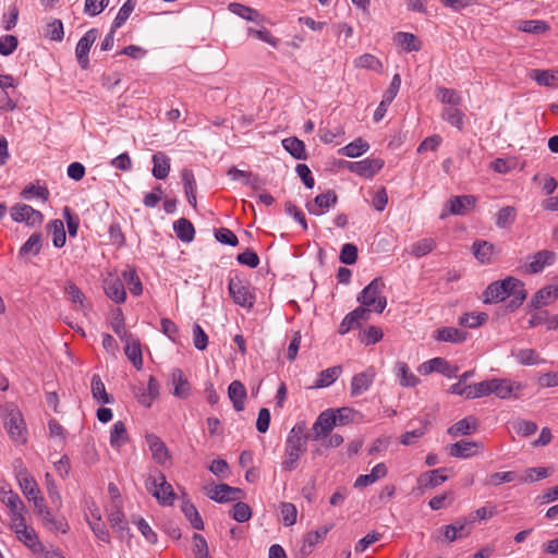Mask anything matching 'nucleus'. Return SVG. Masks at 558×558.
I'll use <instances>...</instances> for the list:
<instances>
[{"label":"nucleus","mask_w":558,"mask_h":558,"mask_svg":"<svg viewBox=\"0 0 558 558\" xmlns=\"http://www.w3.org/2000/svg\"><path fill=\"white\" fill-rule=\"evenodd\" d=\"M509 296L513 298L511 301L513 307L521 305L526 298L523 282L511 276L492 282L483 292V301L487 304L501 302Z\"/></svg>","instance_id":"f257e3e1"},{"label":"nucleus","mask_w":558,"mask_h":558,"mask_svg":"<svg viewBox=\"0 0 558 558\" xmlns=\"http://www.w3.org/2000/svg\"><path fill=\"white\" fill-rule=\"evenodd\" d=\"M307 436L304 434L303 426H294L284 444V453L281 468L286 472L294 471L301 457L306 452L307 449Z\"/></svg>","instance_id":"f03ea898"},{"label":"nucleus","mask_w":558,"mask_h":558,"mask_svg":"<svg viewBox=\"0 0 558 558\" xmlns=\"http://www.w3.org/2000/svg\"><path fill=\"white\" fill-rule=\"evenodd\" d=\"M1 416L11 440L17 445L26 444L27 427L20 409L12 403H8L1 408Z\"/></svg>","instance_id":"7ed1b4c3"},{"label":"nucleus","mask_w":558,"mask_h":558,"mask_svg":"<svg viewBox=\"0 0 558 558\" xmlns=\"http://www.w3.org/2000/svg\"><path fill=\"white\" fill-rule=\"evenodd\" d=\"M385 284L381 279L375 278L360 293L357 301L377 313H383L387 306V299L383 294Z\"/></svg>","instance_id":"20e7f679"},{"label":"nucleus","mask_w":558,"mask_h":558,"mask_svg":"<svg viewBox=\"0 0 558 558\" xmlns=\"http://www.w3.org/2000/svg\"><path fill=\"white\" fill-rule=\"evenodd\" d=\"M145 486L160 505L171 506L174 502L175 494L173 488L161 472L150 474L146 480Z\"/></svg>","instance_id":"39448f33"},{"label":"nucleus","mask_w":558,"mask_h":558,"mask_svg":"<svg viewBox=\"0 0 558 558\" xmlns=\"http://www.w3.org/2000/svg\"><path fill=\"white\" fill-rule=\"evenodd\" d=\"M228 290L233 302L242 307L252 308L255 303V295L251 292L250 286L241 278H230Z\"/></svg>","instance_id":"423d86ee"},{"label":"nucleus","mask_w":558,"mask_h":558,"mask_svg":"<svg viewBox=\"0 0 558 558\" xmlns=\"http://www.w3.org/2000/svg\"><path fill=\"white\" fill-rule=\"evenodd\" d=\"M11 527L14 530L17 538L23 542L27 547L34 551H41L44 554L45 548L38 539V536L33 527L26 524L25 518L13 519Z\"/></svg>","instance_id":"0eeeda50"},{"label":"nucleus","mask_w":558,"mask_h":558,"mask_svg":"<svg viewBox=\"0 0 558 558\" xmlns=\"http://www.w3.org/2000/svg\"><path fill=\"white\" fill-rule=\"evenodd\" d=\"M10 215L13 221L25 223L28 227H38L44 221V215L39 210L24 203L13 205Z\"/></svg>","instance_id":"6e6552de"},{"label":"nucleus","mask_w":558,"mask_h":558,"mask_svg":"<svg viewBox=\"0 0 558 558\" xmlns=\"http://www.w3.org/2000/svg\"><path fill=\"white\" fill-rule=\"evenodd\" d=\"M477 198L474 195L452 196L446 203V210L440 214V219L448 215L464 216L469 214L476 205Z\"/></svg>","instance_id":"1a4fd4ad"},{"label":"nucleus","mask_w":558,"mask_h":558,"mask_svg":"<svg viewBox=\"0 0 558 558\" xmlns=\"http://www.w3.org/2000/svg\"><path fill=\"white\" fill-rule=\"evenodd\" d=\"M337 425V417L333 410L322 412L313 424L314 440H323L331 433Z\"/></svg>","instance_id":"9d476101"},{"label":"nucleus","mask_w":558,"mask_h":558,"mask_svg":"<svg viewBox=\"0 0 558 558\" xmlns=\"http://www.w3.org/2000/svg\"><path fill=\"white\" fill-rule=\"evenodd\" d=\"M98 36V31L96 28H92L87 31L83 37L78 40L75 48V56L77 62L80 63L82 69H87L89 64L88 53L92 45L95 43Z\"/></svg>","instance_id":"9b49d317"},{"label":"nucleus","mask_w":558,"mask_h":558,"mask_svg":"<svg viewBox=\"0 0 558 558\" xmlns=\"http://www.w3.org/2000/svg\"><path fill=\"white\" fill-rule=\"evenodd\" d=\"M522 389V384L517 381L500 378L492 379V393L500 399L518 398Z\"/></svg>","instance_id":"f8f14e48"},{"label":"nucleus","mask_w":558,"mask_h":558,"mask_svg":"<svg viewBox=\"0 0 558 558\" xmlns=\"http://www.w3.org/2000/svg\"><path fill=\"white\" fill-rule=\"evenodd\" d=\"M384 167V160L380 158H366L355 162H349L348 168L351 172L361 177L372 178Z\"/></svg>","instance_id":"ddd939ff"},{"label":"nucleus","mask_w":558,"mask_h":558,"mask_svg":"<svg viewBox=\"0 0 558 558\" xmlns=\"http://www.w3.org/2000/svg\"><path fill=\"white\" fill-rule=\"evenodd\" d=\"M376 377V372L373 367L364 372L355 374L351 379L350 392L352 397L361 396L366 392L373 385Z\"/></svg>","instance_id":"4468645a"},{"label":"nucleus","mask_w":558,"mask_h":558,"mask_svg":"<svg viewBox=\"0 0 558 558\" xmlns=\"http://www.w3.org/2000/svg\"><path fill=\"white\" fill-rule=\"evenodd\" d=\"M556 260V253L549 250L538 251L530 257L525 264V271L529 274H538L543 271L546 266H550Z\"/></svg>","instance_id":"2eb2a0df"},{"label":"nucleus","mask_w":558,"mask_h":558,"mask_svg":"<svg viewBox=\"0 0 558 558\" xmlns=\"http://www.w3.org/2000/svg\"><path fill=\"white\" fill-rule=\"evenodd\" d=\"M337 195L333 191L317 195L313 202L306 204V209L310 214L322 216L328 211L337 203Z\"/></svg>","instance_id":"dca6fc26"},{"label":"nucleus","mask_w":558,"mask_h":558,"mask_svg":"<svg viewBox=\"0 0 558 558\" xmlns=\"http://www.w3.org/2000/svg\"><path fill=\"white\" fill-rule=\"evenodd\" d=\"M418 372L423 375L438 372L447 377H453L456 376L458 368L456 366H451L446 360L441 357H434L421 364Z\"/></svg>","instance_id":"f3484780"},{"label":"nucleus","mask_w":558,"mask_h":558,"mask_svg":"<svg viewBox=\"0 0 558 558\" xmlns=\"http://www.w3.org/2000/svg\"><path fill=\"white\" fill-rule=\"evenodd\" d=\"M207 495L217 502H228L241 499L243 492L240 488L231 487L227 484H219L213 486Z\"/></svg>","instance_id":"a211bd4d"},{"label":"nucleus","mask_w":558,"mask_h":558,"mask_svg":"<svg viewBox=\"0 0 558 558\" xmlns=\"http://www.w3.org/2000/svg\"><path fill=\"white\" fill-rule=\"evenodd\" d=\"M124 342V352L126 357L130 360V362L133 364V366L136 369H142L143 367V354H142V348L141 342L136 336H129Z\"/></svg>","instance_id":"6ab92c4d"},{"label":"nucleus","mask_w":558,"mask_h":558,"mask_svg":"<svg viewBox=\"0 0 558 558\" xmlns=\"http://www.w3.org/2000/svg\"><path fill=\"white\" fill-rule=\"evenodd\" d=\"M104 289L107 296L118 304L126 299L124 284L117 276H109L104 282Z\"/></svg>","instance_id":"aec40b11"},{"label":"nucleus","mask_w":558,"mask_h":558,"mask_svg":"<svg viewBox=\"0 0 558 558\" xmlns=\"http://www.w3.org/2000/svg\"><path fill=\"white\" fill-rule=\"evenodd\" d=\"M446 471L447 469L442 468L422 473L417 478L418 488L425 490L441 485L448 480Z\"/></svg>","instance_id":"412c9836"},{"label":"nucleus","mask_w":558,"mask_h":558,"mask_svg":"<svg viewBox=\"0 0 558 558\" xmlns=\"http://www.w3.org/2000/svg\"><path fill=\"white\" fill-rule=\"evenodd\" d=\"M108 521L119 538L131 537L129 522L120 508H117L108 514Z\"/></svg>","instance_id":"4be33fe9"},{"label":"nucleus","mask_w":558,"mask_h":558,"mask_svg":"<svg viewBox=\"0 0 558 558\" xmlns=\"http://www.w3.org/2000/svg\"><path fill=\"white\" fill-rule=\"evenodd\" d=\"M393 372L399 385L402 387L412 388L420 383L418 377L410 369L405 362L398 361L395 364Z\"/></svg>","instance_id":"5701e85b"},{"label":"nucleus","mask_w":558,"mask_h":558,"mask_svg":"<svg viewBox=\"0 0 558 558\" xmlns=\"http://www.w3.org/2000/svg\"><path fill=\"white\" fill-rule=\"evenodd\" d=\"M481 445L476 441L462 439L452 444L449 447V454L454 458H471L474 457L480 449Z\"/></svg>","instance_id":"b1692460"},{"label":"nucleus","mask_w":558,"mask_h":558,"mask_svg":"<svg viewBox=\"0 0 558 558\" xmlns=\"http://www.w3.org/2000/svg\"><path fill=\"white\" fill-rule=\"evenodd\" d=\"M16 478L22 493L27 499L35 498L39 495V488L34 477L27 472L26 469L22 468L16 473Z\"/></svg>","instance_id":"393cba45"},{"label":"nucleus","mask_w":558,"mask_h":558,"mask_svg":"<svg viewBox=\"0 0 558 558\" xmlns=\"http://www.w3.org/2000/svg\"><path fill=\"white\" fill-rule=\"evenodd\" d=\"M146 440L151 452L153 459L159 464L167 463L170 459V456L165 442L158 436L153 434L148 435L146 437Z\"/></svg>","instance_id":"a878e982"},{"label":"nucleus","mask_w":558,"mask_h":558,"mask_svg":"<svg viewBox=\"0 0 558 558\" xmlns=\"http://www.w3.org/2000/svg\"><path fill=\"white\" fill-rule=\"evenodd\" d=\"M170 378L173 385V396L180 399H186L191 393V385L182 369L174 368L171 372Z\"/></svg>","instance_id":"bb28decb"},{"label":"nucleus","mask_w":558,"mask_h":558,"mask_svg":"<svg viewBox=\"0 0 558 558\" xmlns=\"http://www.w3.org/2000/svg\"><path fill=\"white\" fill-rule=\"evenodd\" d=\"M1 500L10 509V520L11 521L13 519L24 517L23 511L25 509V506L16 493H14L12 490L4 492L1 497Z\"/></svg>","instance_id":"cd10ccee"},{"label":"nucleus","mask_w":558,"mask_h":558,"mask_svg":"<svg viewBox=\"0 0 558 558\" xmlns=\"http://www.w3.org/2000/svg\"><path fill=\"white\" fill-rule=\"evenodd\" d=\"M529 76L539 86L558 87V71L534 69L529 73Z\"/></svg>","instance_id":"c85d7f7f"},{"label":"nucleus","mask_w":558,"mask_h":558,"mask_svg":"<svg viewBox=\"0 0 558 558\" xmlns=\"http://www.w3.org/2000/svg\"><path fill=\"white\" fill-rule=\"evenodd\" d=\"M468 333L454 328V327H442L435 331L434 338L437 341L461 343L466 340Z\"/></svg>","instance_id":"c756f323"},{"label":"nucleus","mask_w":558,"mask_h":558,"mask_svg":"<svg viewBox=\"0 0 558 558\" xmlns=\"http://www.w3.org/2000/svg\"><path fill=\"white\" fill-rule=\"evenodd\" d=\"M228 396L235 411L244 410L246 389L240 380H233L228 387Z\"/></svg>","instance_id":"7c9ffc66"},{"label":"nucleus","mask_w":558,"mask_h":558,"mask_svg":"<svg viewBox=\"0 0 558 558\" xmlns=\"http://www.w3.org/2000/svg\"><path fill=\"white\" fill-rule=\"evenodd\" d=\"M477 429V418L474 416L464 417L448 428V434L452 437L469 435Z\"/></svg>","instance_id":"2f4dec72"},{"label":"nucleus","mask_w":558,"mask_h":558,"mask_svg":"<svg viewBox=\"0 0 558 558\" xmlns=\"http://www.w3.org/2000/svg\"><path fill=\"white\" fill-rule=\"evenodd\" d=\"M153 175L158 180H163L170 172V158L162 151L153 155Z\"/></svg>","instance_id":"473e14b6"},{"label":"nucleus","mask_w":558,"mask_h":558,"mask_svg":"<svg viewBox=\"0 0 558 558\" xmlns=\"http://www.w3.org/2000/svg\"><path fill=\"white\" fill-rule=\"evenodd\" d=\"M494 244L487 241H475L472 245V251L475 258L481 264H490L494 256Z\"/></svg>","instance_id":"72a5a7b5"},{"label":"nucleus","mask_w":558,"mask_h":558,"mask_svg":"<svg viewBox=\"0 0 558 558\" xmlns=\"http://www.w3.org/2000/svg\"><path fill=\"white\" fill-rule=\"evenodd\" d=\"M282 147L295 159L305 160L307 158L305 144L295 136L282 140Z\"/></svg>","instance_id":"f704fd0d"},{"label":"nucleus","mask_w":558,"mask_h":558,"mask_svg":"<svg viewBox=\"0 0 558 558\" xmlns=\"http://www.w3.org/2000/svg\"><path fill=\"white\" fill-rule=\"evenodd\" d=\"M181 179L184 185L185 195L191 206L196 207V181L194 173L190 169H183L181 171Z\"/></svg>","instance_id":"c9c22d12"},{"label":"nucleus","mask_w":558,"mask_h":558,"mask_svg":"<svg viewBox=\"0 0 558 558\" xmlns=\"http://www.w3.org/2000/svg\"><path fill=\"white\" fill-rule=\"evenodd\" d=\"M512 356H514L519 364L524 366L538 365L546 362L534 349H519L512 351Z\"/></svg>","instance_id":"e433bc0d"},{"label":"nucleus","mask_w":558,"mask_h":558,"mask_svg":"<svg viewBox=\"0 0 558 558\" xmlns=\"http://www.w3.org/2000/svg\"><path fill=\"white\" fill-rule=\"evenodd\" d=\"M129 441V435L125 424L122 421H117L110 430V445L114 449H120Z\"/></svg>","instance_id":"4c0bfd02"},{"label":"nucleus","mask_w":558,"mask_h":558,"mask_svg":"<svg viewBox=\"0 0 558 558\" xmlns=\"http://www.w3.org/2000/svg\"><path fill=\"white\" fill-rule=\"evenodd\" d=\"M369 149V145L366 141L359 137L348 145L343 146L338 150V153L342 156L349 158H356L365 154Z\"/></svg>","instance_id":"58836bf2"},{"label":"nucleus","mask_w":558,"mask_h":558,"mask_svg":"<svg viewBox=\"0 0 558 558\" xmlns=\"http://www.w3.org/2000/svg\"><path fill=\"white\" fill-rule=\"evenodd\" d=\"M342 366L337 365L322 371L315 381V388H326L332 385L341 375Z\"/></svg>","instance_id":"ea45409f"},{"label":"nucleus","mask_w":558,"mask_h":558,"mask_svg":"<svg viewBox=\"0 0 558 558\" xmlns=\"http://www.w3.org/2000/svg\"><path fill=\"white\" fill-rule=\"evenodd\" d=\"M517 28L523 33L543 34L548 32L550 26L542 20H523L518 22Z\"/></svg>","instance_id":"a19ab883"},{"label":"nucleus","mask_w":558,"mask_h":558,"mask_svg":"<svg viewBox=\"0 0 558 558\" xmlns=\"http://www.w3.org/2000/svg\"><path fill=\"white\" fill-rule=\"evenodd\" d=\"M558 298V286H549L541 289L534 295L532 302L535 307L549 304Z\"/></svg>","instance_id":"79ce46f5"},{"label":"nucleus","mask_w":558,"mask_h":558,"mask_svg":"<svg viewBox=\"0 0 558 558\" xmlns=\"http://www.w3.org/2000/svg\"><path fill=\"white\" fill-rule=\"evenodd\" d=\"M517 219V208L514 206H505L496 214V226L500 229L510 228Z\"/></svg>","instance_id":"37998d69"},{"label":"nucleus","mask_w":558,"mask_h":558,"mask_svg":"<svg viewBox=\"0 0 558 558\" xmlns=\"http://www.w3.org/2000/svg\"><path fill=\"white\" fill-rule=\"evenodd\" d=\"M43 521V524L50 531L66 533L69 531L68 522L62 519H56L49 509L45 510L44 513L39 514Z\"/></svg>","instance_id":"c03bdc74"},{"label":"nucleus","mask_w":558,"mask_h":558,"mask_svg":"<svg viewBox=\"0 0 558 558\" xmlns=\"http://www.w3.org/2000/svg\"><path fill=\"white\" fill-rule=\"evenodd\" d=\"M177 236L183 242H191L195 235V229L192 222L185 218H180L173 225Z\"/></svg>","instance_id":"a18cd8bd"},{"label":"nucleus","mask_w":558,"mask_h":558,"mask_svg":"<svg viewBox=\"0 0 558 558\" xmlns=\"http://www.w3.org/2000/svg\"><path fill=\"white\" fill-rule=\"evenodd\" d=\"M47 230L52 235V243L56 247H62L65 244L66 235L64 231V225L60 219L50 221L47 226Z\"/></svg>","instance_id":"49530a36"},{"label":"nucleus","mask_w":558,"mask_h":558,"mask_svg":"<svg viewBox=\"0 0 558 558\" xmlns=\"http://www.w3.org/2000/svg\"><path fill=\"white\" fill-rule=\"evenodd\" d=\"M396 43L402 47L405 51H418L421 49V43L415 35L405 32H399L396 34Z\"/></svg>","instance_id":"de8ad7c7"},{"label":"nucleus","mask_w":558,"mask_h":558,"mask_svg":"<svg viewBox=\"0 0 558 558\" xmlns=\"http://www.w3.org/2000/svg\"><path fill=\"white\" fill-rule=\"evenodd\" d=\"M456 107H447L441 112V118L458 130L464 125V113Z\"/></svg>","instance_id":"09e8293b"},{"label":"nucleus","mask_w":558,"mask_h":558,"mask_svg":"<svg viewBox=\"0 0 558 558\" xmlns=\"http://www.w3.org/2000/svg\"><path fill=\"white\" fill-rule=\"evenodd\" d=\"M92 395L93 398L101 403H111L112 398L107 393L105 384L99 375L95 374L92 377Z\"/></svg>","instance_id":"8fccbe9b"},{"label":"nucleus","mask_w":558,"mask_h":558,"mask_svg":"<svg viewBox=\"0 0 558 558\" xmlns=\"http://www.w3.org/2000/svg\"><path fill=\"white\" fill-rule=\"evenodd\" d=\"M466 523L462 521H456L452 524H448L442 527L444 537L447 542L451 543L459 537L468 535L465 532Z\"/></svg>","instance_id":"3c124183"},{"label":"nucleus","mask_w":558,"mask_h":558,"mask_svg":"<svg viewBox=\"0 0 558 558\" xmlns=\"http://www.w3.org/2000/svg\"><path fill=\"white\" fill-rule=\"evenodd\" d=\"M435 241L432 238L421 239L411 245L410 254L416 258L423 257L435 248Z\"/></svg>","instance_id":"603ef678"},{"label":"nucleus","mask_w":558,"mask_h":558,"mask_svg":"<svg viewBox=\"0 0 558 558\" xmlns=\"http://www.w3.org/2000/svg\"><path fill=\"white\" fill-rule=\"evenodd\" d=\"M135 5H136V0H126L123 3V5L120 8V10L112 23L113 31L120 28L126 22V20L130 17L132 12L134 11Z\"/></svg>","instance_id":"864d4df0"},{"label":"nucleus","mask_w":558,"mask_h":558,"mask_svg":"<svg viewBox=\"0 0 558 558\" xmlns=\"http://www.w3.org/2000/svg\"><path fill=\"white\" fill-rule=\"evenodd\" d=\"M182 512L186 517V519L190 521L191 525L195 530H203L204 529V522L195 508V506L191 502H183L182 504Z\"/></svg>","instance_id":"5fc2aeb1"},{"label":"nucleus","mask_w":558,"mask_h":558,"mask_svg":"<svg viewBox=\"0 0 558 558\" xmlns=\"http://www.w3.org/2000/svg\"><path fill=\"white\" fill-rule=\"evenodd\" d=\"M354 64L356 68L368 69L376 72H380L383 64L378 58L371 53H364L355 59Z\"/></svg>","instance_id":"6e6d98bb"},{"label":"nucleus","mask_w":558,"mask_h":558,"mask_svg":"<svg viewBox=\"0 0 558 558\" xmlns=\"http://www.w3.org/2000/svg\"><path fill=\"white\" fill-rule=\"evenodd\" d=\"M229 10L247 21L256 22L259 19L258 11L241 3H230Z\"/></svg>","instance_id":"4d7b16f0"},{"label":"nucleus","mask_w":558,"mask_h":558,"mask_svg":"<svg viewBox=\"0 0 558 558\" xmlns=\"http://www.w3.org/2000/svg\"><path fill=\"white\" fill-rule=\"evenodd\" d=\"M123 279L128 282L129 289L133 295H140L143 292V286L136 271L129 268L122 272Z\"/></svg>","instance_id":"13d9d810"},{"label":"nucleus","mask_w":558,"mask_h":558,"mask_svg":"<svg viewBox=\"0 0 558 558\" xmlns=\"http://www.w3.org/2000/svg\"><path fill=\"white\" fill-rule=\"evenodd\" d=\"M487 320L485 313H466L459 318V325L468 328H476Z\"/></svg>","instance_id":"bf43d9fd"},{"label":"nucleus","mask_w":558,"mask_h":558,"mask_svg":"<svg viewBox=\"0 0 558 558\" xmlns=\"http://www.w3.org/2000/svg\"><path fill=\"white\" fill-rule=\"evenodd\" d=\"M49 191L45 186L29 184L23 189L21 192V197L24 199H31L32 197L41 198L44 202H47L49 198Z\"/></svg>","instance_id":"052dcab7"},{"label":"nucleus","mask_w":558,"mask_h":558,"mask_svg":"<svg viewBox=\"0 0 558 558\" xmlns=\"http://www.w3.org/2000/svg\"><path fill=\"white\" fill-rule=\"evenodd\" d=\"M437 98L441 102L450 105V107L459 106L462 101L461 96L454 89L446 87H439L437 89Z\"/></svg>","instance_id":"680f3d73"},{"label":"nucleus","mask_w":558,"mask_h":558,"mask_svg":"<svg viewBox=\"0 0 558 558\" xmlns=\"http://www.w3.org/2000/svg\"><path fill=\"white\" fill-rule=\"evenodd\" d=\"M41 247V235L39 233H33L27 241L20 248L21 255L33 254L37 255Z\"/></svg>","instance_id":"e2e57ef3"},{"label":"nucleus","mask_w":558,"mask_h":558,"mask_svg":"<svg viewBox=\"0 0 558 558\" xmlns=\"http://www.w3.org/2000/svg\"><path fill=\"white\" fill-rule=\"evenodd\" d=\"M111 328L121 341L125 340L129 336H133V333L126 330L123 314L120 310L112 317Z\"/></svg>","instance_id":"0e129e2a"},{"label":"nucleus","mask_w":558,"mask_h":558,"mask_svg":"<svg viewBox=\"0 0 558 558\" xmlns=\"http://www.w3.org/2000/svg\"><path fill=\"white\" fill-rule=\"evenodd\" d=\"M383 331L376 326H369L360 333V341L365 345L375 344L383 339Z\"/></svg>","instance_id":"69168bd1"},{"label":"nucleus","mask_w":558,"mask_h":558,"mask_svg":"<svg viewBox=\"0 0 558 558\" xmlns=\"http://www.w3.org/2000/svg\"><path fill=\"white\" fill-rule=\"evenodd\" d=\"M280 514L286 526H291L296 522L298 510L296 507L291 502L281 504Z\"/></svg>","instance_id":"338daca9"},{"label":"nucleus","mask_w":558,"mask_h":558,"mask_svg":"<svg viewBox=\"0 0 558 558\" xmlns=\"http://www.w3.org/2000/svg\"><path fill=\"white\" fill-rule=\"evenodd\" d=\"M512 426L517 434L524 437L531 436L537 430V424L535 422L522 418L515 420Z\"/></svg>","instance_id":"774afa93"}]
</instances>
